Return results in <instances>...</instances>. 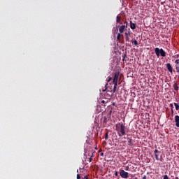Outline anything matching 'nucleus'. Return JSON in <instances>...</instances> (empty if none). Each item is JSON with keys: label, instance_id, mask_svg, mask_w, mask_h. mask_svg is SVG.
Here are the masks:
<instances>
[{"label": "nucleus", "instance_id": "nucleus-1", "mask_svg": "<svg viewBox=\"0 0 179 179\" xmlns=\"http://www.w3.org/2000/svg\"><path fill=\"white\" fill-rule=\"evenodd\" d=\"M116 131L119 136H124L125 135V126L124 123L120 122L116 124Z\"/></svg>", "mask_w": 179, "mask_h": 179}, {"label": "nucleus", "instance_id": "nucleus-2", "mask_svg": "<svg viewBox=\"0 0 179 179\" xmlns=\"http://www.w3.org/2000/svg\"><path fill=\"white\" fill-rule=\"evenodd\" d=\"M120 78V71H117L115 73L114 78H113V89L112 90L113 93H115L117 90V86L118 85V79Z\"/></svg>", "mask_w": 179, "mask_h": 179}, {"label": "nucleus", "instance_id": "nucleus-3", "mask_svg": "<svg viewBox=\"0 0 179 179\" xmlns=\"http://www.w3.org/2000/svg\"><path fill=\"white\" fill-rule=\"evenodd\" d=\"M155 54L157 57H166V52L163 49H159V48H155Z\"/></svg>", "mask_w": 179, "mask_h": 179}, {"label": "nucleus", "instance_id": "nucleus-4", "mask_svg": "<svg viewBox=\"0 0 179 179\" xmlns=\"http://www.w3.org/2000/svg\"><path fill=\"white\" fill-rule=\"evenodd\" d=\"M120 177H122V178H128V172H126L124 170L120 171Z\"/></svg>", "mask_w": 179, "mask_h": 179}, {"label": "nucleus", "instance_id": "nucleus-5", "mask_svg": "<svg viewBox=\"0 0 179 179\" xmlns=\"http://www.w3.org/2000/svg\"><path fill=\"white\" fill-rule=\"evenodd\" d=\"M119 28V33H120V34H122V33H124V31L127 30V25H122V26H118Z\"/></svg>", "mask_w": 179, "mask_h": 179}, {"label": "nucleus", "instance_id": "nucleus-6", "mask_svg": "<svg viewBox=\"0 0 179 179\" xmlns=\"http://www.w3.org/2000/svg\"><path fill=\"white\" fill-rule=\"evenodd\" d=\"M166 69L169 71V72H170V73L173 75V66L170 63L166 64Z\"/></svg>", "mask_w": 179, "mask_h": 179}, {"label": "nucleus", "instance_id": "nucleus-7", "mask_svg": "<svg viewBox=\"0 0 179 179\" xmlns=\"http://www.w3.org/2000/svg\"><path fill=\"white\" fill-rule=\"evenodd\" d=\"M129 30H129L125 32L126 41H129V37H131V31Z\"/></svg>", "mask_w": 179, "mask_h": 179}, {"label": "nucleus", "instance_id": "nucleus-8", "mask_svg": "<svg viewBox=\"0 0 179 179\" xmlns=\"http://www.w3.org/2000/svg\"><path fill=\"white\" fill-rule=\"evenodd\" d=\"M121 20H122V17H121V16H117L116 17V23L117 24H122V22H121Z\"/></svg>", "mask_w": 179, "mask_h": 179}, {"label": "nucleus", "instance_id": "nucleus-9", "mask_svg": "<svg viewBox=\"0 0 179 179\" xmlns=\"http://www.w3.org/2000/svg\"><path fill=\"white\" fill-rule=\"evenodd\" d=\"M175 122H176V126L179 128V116L176 115L175 116Z\"/></svg>", "mask_w": 179, "mask_h": 179}, {"label": "nucleus", "instance_id": "nucleus-10", "mask_svg": "<svg viewBox=\"0 0 179 179\" xmlns=\"http://www.w3.org/2000/svg\"><path fill=\"white\" fill-rule=\"evenodd\" d=\"M130 28L131 30H135L136 29V24L132 22V21H130Z\"/></svg>", "mask_w": 179, "mask_h": 179}, {"label": "nucleus", "instance_id": "nucleus-11", "mask_svg": "<svg viewBox=\"0 0 179 179\" xmlns=\"http://www.w3.org/2000/svg\"><path fill=\"white\" fill-rule=\"evenodd\" d=\"M156 160H159V150H155L154 151Z\"/></svg>", "mask_w": 179, "mask_h": 179}, {"label": "nucleus", "instance_id": "nucleus-12", "mask_svg": "<svg viewBox=\"0 0 179 179\" xmlns=\"http://www.w3.org/2000/svg\"><path fill=\"white\" fill-rule=\"evenodd\" d=\"M127 142H128L129 146H131L132 144L134 143V140H132V138H127Z\"/></svg>", "mask_w": 179, "mask_h": 179}, {"label": "nucleus", "instance_id": "nucleus-13", "mask_svg": "<svg viewBox=\"0 0 179 179\" xmlns=\"http://www.w3.org/2000/svg\"><path fill=\"white\" fill-rule=\"evenodd\" d=\"M173 90H174L176 92H178V90H179L178 84L174 83V84H173Z\"/></svg>", "mask_w": 179, "mask_h": 179}, {"label": "nucleus", "instance_id": "nucleus-14", "mask_svg": "<svg viewBox=\"0 0 179 179\" xmlns=\"http://www.w3.org/2000/svg\"><path fill=\"white\" fill-rule=\"evenodd\" d=\"M122 36V34H121L120 33L117 34V41L121 42V36Z\"/></svg>", "mask_w": 179, "mask_h": 179}, {"label": "nucleus", "instance_id": "nucleus-15", "mask_svg": "<svg viewBox=\"0 0 179 179\" xmlns=\"http://www.w3.org/2000/svg\"><path fill=\"white\" fill-rule=\"evenodd\" d=\"M174 106H175L176 110L177 111H178V110H179V105H178V103H174Z\"/></svg>", "mask_w": 179, "mask_h": 179}, {"label": "nucleus", "instance_id": "nucleus-16", "mask_svg": "<svg viewBox=\"0 0 179 179\" xmlns=\"http://www.w3.org/2000/svg\"><path fill=\"white\" fill-rule=\"evenodd\" d=\"M132 44H134V45H138V41L135 39L131 41Z\"/></svg>", "mask_w": 179, "mask_h": 179}, {"label": "nucleus", "instance_id": "nucleus-17", "mask_svg": "<svg viewBox=\"0 0 179 179\" xmlns=\"http://www.w3.org/2000/svg\"><path fill=\"white\" fill-rule=\"evenodd\" d=\"M101 103H102V106H106L104 104H107V103H108V101L102 100Z\"/></svg>", "mask_w": 179, "mask_h": 179}, {"label": "nucleus", "instance_id": "nucleus-18", "mask_svg": "<svg viewBox=\"0 0 179 179\" xmlns=\"http://www.w3.org/2000/svg\"><path fill=\"white\" fill-rule=\"evenodd\" d=\"M103 124H104V125H106V124H107V117H103Z\"/></svg>", "mask_w": 179, "mask_h": 179}, {"label": "nucleus", "instance_id": "nucleus-19", "mask_svg": "<svg viewBox=\"0 0 179 179\" xmlns=\"http://www.w3.org/2000/svg\"><path fill=\"white\" fill-rule=\"evenodd\" d=\"M105 140L108 141V133L105 134Z\"/></svg>", "mask_w": 179, "mask_h": 179}, {"label": "nucleus", "instance_id": "nucleus-20", "mask_svg": "<svg viewBox=\"0 0 179 179\" xmlns=\"http://www.w3.org/2000/svg\"><path fill=\"white\" fill-rule=\"evenodd\" d=\"M124 26H127V28H128V21L127 20L124 21Z\"/></svg>", "mask_w": 179, "mask_h": 179}, {"label": "nucleus", "instance_id": "nucleus-21", "mask_svg": "<svg viewBox=\"0 0 179 179\" xmlns=\"http://www.w3.org/2000/svg\"><path fill=\"white\" fill-rule=\"evenodd\" d=\"M169 107H171V110H173V108H174L173 103H170Z\"/></svg>", "mask_w": 179, "mask_h": 179}, {"label": "nucleus", "instance_id": "nucleus-22", "mask_svg": "<svg viewBox=\"0 0 179 179\" xmlns=\"http://www.w3.org/2000/svg\"><path fill=\"white\" fill-rule=\"evenodd\" d=\"M131 179H138V178L135 177V175H131Z\"/></svg>", "mask_w": 179, "mask_h": 179}, {"label": "nucleus", "instance_id": "nucleus-23", "mask_svg": "<svg viewBox=\"0 0 179 179\" xmlns=\"http://www.w3.org/2000/svg\"><path fill=\"white\" fill-rule=\"evenodd\" d=\"M93 155L91 156V157L90 158V163H92V162L93 161Z\"/></svg>", "mask_w": 179, "mask_h": 179}, {"label": "nucleus", "instance_id": "nucleus-24", "mask_svg": "<svg viewBox=\"0 0 179 179\" xmlns=\"http://www.w3.org/2000/svg\"><path fill=\"white\" fill-rule=\"evenodd\" d=\"M107 85H108V84L106 83V85H105V87H106V88H105V90H103V92H106V90H107Z\"/></svg>", "mask_w": 179, "mask_h": 179}, {"label": "nucleus", "instance_id": "nucleus-25", "mask_svg": "<svg viewBox=\"0 0 179 179\" xmlns=\"http://www.w3.org/2000/svg\"><path fill=\"white\" fill-rule=\"evenodd\" d=\"M164 179H169V176H168L167 175H165V176H164Z\"/></svg>", "mask_w": 179, "mask_h": 179}, {"label": "nucleus", "instance_id": "nucleus-26", "mask_svg": "<svg viewBox=\"0 0 179 179\" xmlns=\"http://www.w3.org/2000/svg\"><path fill=\"white\" fill-rule=\"evenodd\" d=\"M115 176L117 177L118 176V171L115 172Z\"/></svg>", "mask_w": 179, "mask_h": 179}, {"label": "nucleus", "instance_id": "nucleus-27", "mask_svg": "<svg viewBox=\"0 0 179 179\" xmlns=\"http://www.w3.org/2000/svg\"><path fill=\"white\" fill-rule=\"evenodd\" d=\"M80 175L77 174V179H80Z\"/></svg>", "mask_w": 179, "mask_h": 179}, {"label": "nucleus", "instance_id": "nucleus-28", "mask_svg": "<svg viewBox=\"0 0 179 179\" xmlns=\"http://www.w3.org/2000/svg\"><path fill=\"white\" fill-rule=\"evenodd\" d=\"M171 114L173 115V114H174V110L173 109H171Z\"/></svg>", "mask_w": 179, "mask_h": 179}, {"label": "nucleus", "instance_id": "nucleus-29", "mask_svg": "<svg viewBox=\"0 0 179 179\" xmlns=\"http://www.w3.org/2000/svg\"><path fill=\"white\" fill-rule=\"evenodd\" d=\"M84 179H89V177H88L87 176H85L84 177Z\"/></svg>", "mask_w": 179, "mask_h": 179}, {"label": "nucleus", "instance_id": "nucleus-30", "mask_svg": "<svg viewBox=\"0 0 179 179\" xmlns=\"http://www.w3.org/2000/svg\"><path fill=\"white\" fill-rule=\"evenodd\" d=\"M100 156H101V157H103V156H104V153L101 152V153L100 154Z\"/></svg>", "mask_w": 179, "mask_h": 179}, {"label": "nucleus", "instance_id": "nucleus-31", "mask_svg": "<svg viewBox=\"0 0 179 179\" xmlns=\"http://www.w3.org/2000/svg\"><path fill=\"white\" fill-rule=\"evenodd\" d=\"M111 113H113V110H110L109 115H111Z\"/></svg>", "mask_w": 179, "mask_h": 179}, {"label": "nucleus", "instance_id": "nucleus-32", "mask_svg": "<svg viewBox=\"0 0 179 179\" xmlns=\"http://www.w3.org/2000/svg\"><path fill=\"white\" fill-rule=\"evenodd\" d=\"M111 79H112V78H111V77H110V78H109V79H108V82H110V80H111Z\"/></svg>", "mask_w": 179, "mask_h": 179}, {"label": "nucleus", "instance_id": "nucleus-33", "mask_svg": "<svg viewBox=\"0 0 179 179\" xmlns=\"http://www.w3.org/2000/svg\"><path fill=\"white\" fill-rule=\"evenodd\" d=\"M143 179H146V176H144L143 177Z\"/></svg>", "mask_w": 179, "mask_h": 179}, {"label": "nucleus", "instance_id": "nucleus-34", "mask_svg": "<svg viewBox=\"0 0 179 179\" xmlns=\"http://www.w3.org/2000/svg\"><path fill=\"white\" fill-rule=\"evenodd\" d=\"M175 179H179L178 176H176V177L175 178Z\"/></svg>", "mask_w": 179, "mask_h": 179}, {"label": "nucleus", "instance_id": "nucleus-35", "mask_svg": "<svg viewBox=\"0 0 179 179\" xmlns=\"http://www.w3.org/2000/svg\"><path fill=\"white\" fill-rule=\"evenodd\" d=\"M125 57H126V55H124V58H123V60L125 59Z\"/></svg>", "mask_w": 179, "mask_h": 179}, {"label": "nucleus", "instance_id": "nucleus-36", "mask_svg": "<svg viewBox=\"0 0 179 179\" xmlns=\"http://www.w3.org/2000/svg\"><path fill=\"white\" fill-rule=\"evenodd\" d=\"M173 94L176 95V91H173Z\"/></svg>", "mask_w": 179, "mask_h": 179}, {"label": "nucleus", "instance_id": "nucleus-37", "mask_svg": "<svg viewBox=\"0 0 179 179\" xmlns=\"http://www.w3.org/2000/svg\"><path fill=\"white\" fill-rule=\"evenodd\" d=\"M77 173H79V170H77Z\"/></svg>", "mask_w": 179, "mask_h": 179}, {"label": "nucleus", "instance_id": "nucleus-38", "mask_svg": "<svg viewBox=\"0 0 179 179\" xmlns=\"http://www.w3.org/2000/svg\"><path fill=\"white\" fill-rule=\"evenodd\" d=\"M108 120H110V117H108Z\"/></svg>", "mask_w": 179, "mask_h": 179}, {"label": "nucleus", "instance_id": "nucleus-39", "mask_svg": "<svg viewBox=\"0 0 179 179\" xmlns=\"http://www.w3.org/2000/svg\"><path fill=\"white\" fill-rule=\"evenodd\" d=\"M83 179H85V178H83Z\"/></svg>", "mask_w": 179, "mask_h": 179}]
</instances>
